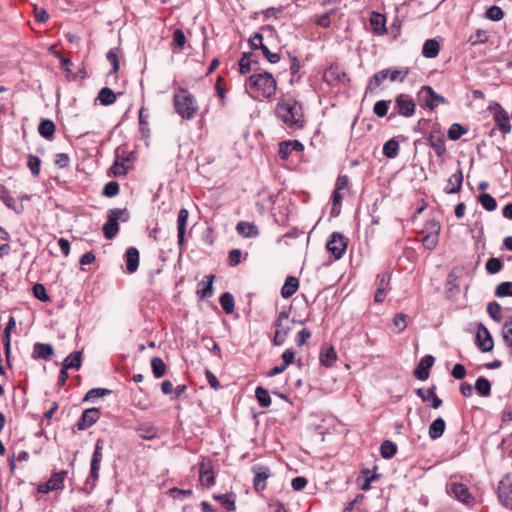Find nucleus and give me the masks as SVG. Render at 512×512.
<instances>
[{"label": "nucleus", "instance_id": "37998d69", "mask_svg": "<svg viewBox=\"0 0 512 512\" xmlns=\"http://www.w3.org/2000/svg\"><path fill=\"white\" fill-rule=\"evenodd\" d=\"M67 476V471H59L53 473L48 482L51 486V488L54 490H59L63 488L64 479Z\"/></svg>", "mask_w": 512, "mask_h": 512}, {"label": "nucleus", "instance_id": "3c124183", "mask_svg": "<svg viewBox=\"0 0 512 512\" xmlns=\"http://www.w3.org/2000/svg\"><path fill=\"white\" fill-rule=\"evenodd\" d=\"M391 100H379L374 104L373 112L378 117L382 118L387 115Z\"/></svg>", "mask_w": 512, "mask_h": 512}, {"label": "nucleus", "instance_id": "9d476101", "mask_svg": "<svg viewBox=\"0 0 512 512\" xmlns=\"http://www.w3.org/2000/svg\"><path fill=\"white\" fill-rule=\"evenodd\" d=\"M419 97L429 110H434L437 106L448 103L445 97L436 93L432 87L427 85L421 87Z\"/></svg>", "mask_w": 512, "mask_h": 512}, {"label": "nucleus", "instance_id": "0eeeda50", "mask_svg": "<svg viewBox=\"0 0 512 512\" xmlns=\"http://www.w3.org/2000/svg\"><path fill=\"white\" fill-rule=\"evenodd\" d=\"M447 493L464 505H470L474 501V496L467 485L461 482L450 480L446 485Z\"/></svg>", "mask_w": 512, "mask_h": 512}, {"label": "nucleus", "instance_id": "dca6fc26", "mask_svg": "<svg viewBox=\"0 0 512 512\" xmlns=\"http://www.w3.org/2000/svg\"><path fill=\"white\" fill-rule=\"evenodd\" d=\"M0 200L7 208L13 210L16 214L23 213V204L17 203L16 199L12 196L8 188L2 184H0Z\"/></svg>", "mask_w": 512, "mask_h": 512}, {"label": "nucleus", "instance_id": "f03ea898", "mask_svg": "<svg viewBox=\"0 0 512 512\" xmlns=\"http://www.w3.org/2000/svg\"><path fill=\"white\" fill-rule=\"evenodd\" d=\"M245 88L253 99H270L276 93L277 82L271 73L265 71L250 75Z\"/></svg>", "mask_w": 512, "mask_h": 512}, {"label": "nucleus", "instance_id": "1a4fd4ad", "mask_svg": "<svg viewBox=\"0 0 512 512\" xmlns=\"http://www.w3.org/2000/svg\"><path fill=\"white\" fill-rule=\"evenodd\" d=\"M489 110L493 112V120L498 129L503 134L510 133L511 124L508 112L498 102L490 105Z\"/></svg>", "mask_w": 512, "mask_h": 512}, {"label": "nucleus", "instance_id": "f704fd0d", "mask_svg": "<svg viewBox=\"0 0 512 512\" xmlns=\"http://www.w3.org/2000/svg\"><path fill=\"white\" fill-rule=\"evenodd\" d=\"M320 363L325 367H332L337 360L336 351L332 346L323 349L319 356Z\"/></svg>", "mask_w": 512, "mask_h": 512}, {"label": "nucleus", "instance_id": "09e8293b", "mask_svg": "<svg viewBox=\"0 0 512 512\" xmlns=\"http://www.w3.org/2000/svg\"><path fill=\"white\" fill-rule=\"evenodd\" d=\"M488 42V35L485 30L478 29L474 34H472L468 38V43L471 46H476L478 44H485Z\"/></svg>", "mask_w": 512, "mask_h": 512}, {"label": "nucleus", "instance_id": "bb28decb", "mask_svg": "<svg viewBox=\"0 0 512 512\" xmlns=\"http://www.w3.org/2000/svg\"><path fill=\"white\" fill-rule=\"evenodd\" d=\"M54 354L52 345L46 343H35L33 346L32 357L34 359L50 360Z\"/></svg>", "mask_w": 512, "mask_h": 512}, {"label": "nucleus", "instance_id": "a878e982", "mask_svg": "<svg viewBox=\"0 0 512 512\" xmlns=\"http://www.w3.org/2000/svg\"><path fill=\"white\" fill-rule=\"evenodd\" d=\"M435 389L436 387L432 386L425 392L422 388H419L416 390V394L423 402L431 400V406L434 409H438L442 405V400L436 395Z\"/></svg>", "mask_w": 512, "mask_h": 512}, {"label": "nucleus", "instance_id": "412c9836", "mask_svg": "<svg viewBox=\"0 0 512 512\" xmlns=\"http://www.w3.org/2000/svg\"><path fill=\"white\" fill-rule=\"evenodd\" d=\"M304 146L298 140L283 141L279 145V156L281 159L286 160L291 155L292 151H302Z\"/></svg>", "mask_w": 512, "mask_h": 512}, {"label": "nucleus", "instance_id": "58836bf2", "mask_svg": "<svg viewBox=\"0 0 512 512\" xmlns=\"http://www.w3.org/2000/svg\"><path fill=\"white\" fill-rule=\"evenodd\" d=\"M383 154L389 159L396 158L399 154V142L392 138L383 145Z\"/></svg>", "mask_w": 512, "mask_h": 512}, {"label": "nucleus", "instance_id": "f8f14e48", "mask_svg": "<svg viewBox=\"0 0 512 512\" xmlns=\"http://www.w3.org/2000/svg\"><path fill=\"white\" fill-rule=\"evenodd\" d=\"M326 248L333 254L336 260H339L346 251L347 240L341 233L333 232L330 239L327 241Z\"/></svg>", "mask_w": 512, "mask_h": 512}, {"label": "nucleus", "instance_id": "e433bc0d", "mask_svg": "<svg viewBox=\"0 0 512 512\" xmlns=\"http://www.w3.org/2000/svg\"><path fill=\"white\" fill-rule=\"evenodd\" d=\"M97 99L102 105L109 106L115 103L117 95L112 89L104 87L99 91Z\"/></svg>", "mask_w": 512, "mask_h": 512}, {"label": "nucleus", "instance_id": "a19ab883", "mask_svg": "<svg viewBox=\"0 0 512 512\" xmlns=\"http://www.w3.org/2000/svg\"><path fill=\"white\" fill-rule=\"evenodd\" d=\"M475 389L480 396L488 397L491 394V383L481 376L476 380Z\"/></svg>", "mask_w": 512, "mask_h": 512}, {"label": "nucleus", "instance_id": "864d4df0", "mask_svg": "<svg viewBox=\"0 0 512 512\" xmlns=\"http://www.w3.org/2000/svg\"><path fill=\"white\" fill-rule=\"evenodd\" d=\"M431 148L434 150L438 157H441L446 152L445 141L442 138H431L429 140Z\"/></svg>", "mask_w": 512, "mask_h": 512}, {"label": "nucleus", "instance_id": "7c9ffc66", "mask_svg": "<svg viewBox=\"0 0 512 512\" xmlns=\"http://www.w3.org/2000/svg\"><path fill=\"white\" fill-rule=\"evenodd\" d=\"M440 51V45L437 40L435 39H428L424 42L423 48H422V55L425 58H435L438 56Z\"/></svg>", "mask_w": 512, "mask_h": 512}, {"label": "nucleus", "instance_id": "e2e57ef3", "mask_svg": "<svg viewBox=\"0 0 512 512\" xmlns=\"http://www.w3.org/2000/svg\"><path fill=\"white\" fill-rule=\"evenodd\" d=\"M110 393H111V391L109 389L93 388L86 393V395L84 397V401H89V400H92L97 397H102V396L108 395Z\"/></svg>", "mask_w": 512, "mask_h": 512}, {"label": "nucleus", "instance_id": "ddd939ff", "mask_svg": "<svg viewBox=\"0 0 512 512\" xmlns=\"http://www.w3.org/2000/svg\"><path fill=\"white\" fill-rule=\"evenodd\" d=\"M199 480L203 486L212 487L215 484V475L212 461L203 458L199 464Z\"/></svg>", "mask_w": 512, "mask_h": 512}, {"label": "nucleus", "instance_id": "c85d7f7f", "mask_svg": "<svg viewBox=\"0 0 512 512\" xmlns=\"http://www.w3.org/2000/svg\"><path fill=\"white\" fill-rule=\"evenodd\" d=\"M299 288V280L294 276H288L281 288V296L285 299L292 297Z\"/></svg>", "mask_w": 512, "mask_h": 512}, {"label": "nucleus", "instance_id": "9b49d317", "mask_svg": "<svg viewBox=\"0 0 512 512\" xmlns=\"http://www.w3.org/2000/svg\"><path fill=\"white\" fill-rule=\"evenodd\" d=\"M475 345L483 353L493 350L494 341L492 335L483 323H477Z\"/></svg>", "mask_w": 512, "mask_h": 512}, {"label": "nucleus", "instance_id": "bf43d9fd", "mask_svg": "<svg viewBox=\"0 0 512 512\" xmlns=\"http://www.w3.org/2000/svg\"><path fill=\"white\" fill-rule=\"evenodd\" d=\"M186 43V37L184 32L181 29H176L173 32V45L175 49L181 51Z\"/></svg>", "mask_w": 512, "mask_h": 512}, {"label": "nucleus", "instance_id": "338daca9", "mask_svg": "<svg viewBox=\"0 0 512 512\" xmlns=\"http://www.w3.org/2000/svg\"><path fill=\"white\" fill-rule=\"evenodd\" d=\"M260 50L262 51L263 56L267 59L268 62L275 64L280 61V55L278 53L271 52L265 44H263Z\"/></svg>", "mask_w": 512, "mask_h": 512}, {"label": "nucleus", "instance_id": "a18cd8bd", "mask_svg": "<svg viewBox=\"0 0 512 512\" xmlns=\"http://www.w3.org/2000/svg\"><path fill=\"white\" fill-rule=\"evenodd\" d=\"M467 132L468 129L465 126L459 123H453L448 129V138L452 141H456Z\"/></svg>", "mask_w": 512, "mask_h": 512}, {"label": "nucleus", "instance_id": "c03bdc74", "mask_svg": "<svg viewBox=\"0 0 512 512\" xmlns=\"http://www.w3.org/2000/svg\"><path fill=\"white\" fill-rule=\"evenodd\" d=\"M255 397L262 408H267L271 405V397L263 387L258 386L255 389Z\"/></svg>", "mask_w": 512, "mask_h": 512}, {"label": "nucleus", "instance_id": "6ab92c4d", "mask_svg": "<svg viewBox=\"0 0 512 512\" xmlns=\"http://www.w3.org/2000/svg\"><path fill=\"white\" fill-rule=\"evenodd\" d=\"M434 357L432 355H426L424 356L419 364L417 365V367L415 368L414 370V376L418 379V380H426L428 379L429 377V369L433 366L434 364Z\"/></svg>", "mask_w": 512, "mask_h": 512}, {"label": "nucleus", "instance_id": "72a5a7b5", "mask_svg": "<svg viewBox=\"0 0 512 512\" xmlns=\"http://www.w3.org/2000/svg\"><path fill=\"white\" fill-rule=\"evenodd\" d=\"M55 129L56 127L54 122L49 119L42 120L38 126L39 134L47 140H52L54 138Z\"/></svg>", "mask_w": 512, "mask_h": 512}, {"label": "nucleus", "instance_id": "4468645a", "mask_svg": "<svg viewBox=\"0 0 512 512\" xmlns=\"http://www.w3.org/2000/svg\"><path fill=\"white\" fill-rule=\"evenodd\" d=\"M255 473L253 478V487L257 492L266 489V480L271 476V470L267 466L256 465L252 467Z\"/></svg>", "mask_w": 512, "mask_h": 512}, {"label": "nucleus", "instance_id": "c756f323", "mask_svg": "<svg viewBox=\"0 0 512 512\" xmlns=\"http://www.w3.org/2000/svg\"><path fill=\"white\" fill-rule=\"evenodd\" d=\"M258 61L251 52H244L239 60V72L247 74L253 69V65H257Z\"/></svg>", "mask_w": 512, "mask_h": 512}, {"label": "nucleus", "instance_id": "79ce46f5", "mask_svg": "<svg viewBox=\"0 0 512 512\" xmlns=\"http://www.w3.org/2000/svg\"><path fill=\"white\" fill-rule=\"evenodd\" d=\"M152 373L155 378H161L166 373V364L160 357H153L151 359Z\"/></svg>", "mask_w": 512, "mask_h": 512}, {"label": "nucleus", "instance_id": "a211bd4d", "mask_svg": "<svg viewBox=\"0 0 512 512\" xmlns=\"http://www.w3.org/2000/svg\"><path fill=\"white\" fill-rule=\"evenodd\" d=\"M462 184L463 172L459 165L457 170L448 178L447 185L444 188V192L446 194L458 193L462 188Z\"/></svg>", "mask_w": 512, "mask_h": 512}, {"label": "nucleus", "instance_id": "49530a36", "mask_svg": "<svg viewBox=\"0 0 512 512\" xmlns=\"http://www.w3.org/2000/svg\"><path fill=\"white\" fill-rule=\"evenodd\" d=\"M397 452V445L392 441L385 440L382 442L380 447L381 456L384 459L392 458Z\"/></svg>", "mask_w": 512, "mask_h": 512}, {"label": "nucleus", "instance_id": "69168bd1", "mask_svg": "<svg viewBox=\"0 0 512 512\" xmlns=\"http://www.w3.org/2000/svg\"><path fill=\"white\" fill-rule=\"evenodd\" d=\"M406 318H407V315H405L403 313H398L394 316L393 324L397 330V333L402 332L406 328V326H407Z\"/></svg>", "mask_w": 512, "mask_h": 512}, {"label": "nucleus", "instance_id": "603ef678", "mask_svg": "<svg viewBox=\"0 0 512 512\" xmlns=\"http://www.w3.org/2000/svg\"><path fill=\"white\" fill-rule=\"evenodd\" d=\"M40 165H41V159L38 156H35L33 154H30L28 156L27 166L30 169L31 174L34 177L39 176V174H40Z\"/></svg>", "mask_w": 512, "mask_h": 512}, {"label": "nucleus", "instance_id": "7ed1b4c3", "mask_svg": "<svg viewBox=\"0 0 512 512\" xmlns=\"http://www.w3.org/2000/svg\"><path fill=\"white\" fill-rule=\"evenodd\" d=\"M173 105L176 113L183 120H191L198 111V104L193 94L185 88H178L173 95Z\"/></svg>", "mask_w": 512, "mask_h": 512}, {"label": "nucleus", "instance_id": "052dcab7", "mask_svg": "<svg viewBox=\"0 0 512 512\" xmlns=\"http://www.w3.org/2000/svg\"><path fill=\"white\" fill-rule=\"evenodd\" d=\"M33 295L40 301L47 302L50 300L49 295L47 294L46 288L43 284L37 283L32 288Z\"/></svg>", "mask_w": 512, "mask_h": 512}, {"label": "nucleus", "instance_id": "4d7b16f0", "mask_svg": "<svg viewBox=\"0 0 512 512\" xmlns=\"http://www.w3.org/2000/svg\"><path fill=\"white\" fill-rule=\"evenodd\" d=\"M120 190L119 184L116 181H110L105 184L102 194L108 198L115 197L118 195Z\"/></svg>", "mask_w": 512, "mask_h": 512}, {"label": "nucleus", "instance_id": "774afa93", "mask_svg": "<svg viewBox=\"0 0 512 512\" xmlns=\"http://www.w3.org/2000/svg\"><path fill=\"white\" fill-rule=\"evenodd\" d=\"M390 273L389 272H382L378 274L377 276V289L385 290L387 289L389 283H390Z\"/></svg>", "mask_w": 512, "mask_h": 512}, {"label": "nucleus", "instance_id": "39448f33", "mask_svg": "<svg viewBox=\"0 0 512 512\" xmlns=\"http://www.w3.org/2000/svg\"><path fill=\"white\" fill-rule=\"evenodd\" d=\"M103 444L102 440H97L95 443L94 451L91 458L90 473L85 482V490L90 493L96 486L99 479L100 465L103 459L102 455Z\"/></svg>", "mask_w": 512, "mask_h": 512}, {"label": "nucleus", "instance_id": "20e7f679", "mask_svg": "<svg viewBox=\"0 0 512 512\" xmlns=\"http://www.w3.org/2000/svg\"><path fill=\"white\" fill-rule=\"evenodd\" d=\"M130 219V213L126 208H113L107 212V221L103 225V234L106 239H113L118 231V221L127 222Z\"/></svg>", "mask_w": 512, "mask_h": 512}, {"label": "nucleus", "instance_id": "aec40b11", "mask_svg": "<svg viewBox=\"0 0 512 512\" xmlns=\"http://www.w3.org/2000/svg\"><path fill=\"white\" fill-rule=\"evenodd\" d=\"M323 78L329 85H335L346 78V73L337 64H332L325 70Z\"/></svg>", "mask_w": 512, "mask_h": 512}, {"label": "nucleus", "instance_id": "0e129e2a", "mask_svg": "<svg viewBox=\"0 0 512 512\" xmlns=\"http://www.w3.org/2000/svg\"><path fill=\"white\" fill-rule=\"evenodd\" d=\"M168 494L174 499H182L184 497L191 496L193 491L191 489H179L177 487H173L168 490Z\"/></svg>", "mask_w": 512, "mask_h": 512}, {"label": "nucleus", "instance_id": "b1692460", "mask_svg": "<svg viewBox=\"0 0 512 512\" xmlns=\"http://www.w3.org/2000/svg\"><path fill=\"white\" fill-rule=\"evenodd\" d=\"M370 26L375 34L384 35L387 32L386 17L379 12H373L370 17Z\"/></svg>", "mask_w": 512, "mask_h": 512}, {"label": "nucleus", "instance_id": "423d86ee", "mask_svg": "<svg viewBox=\"0 0 512 512\" xmlns=\"http://www.w3.org/2000/svg\"><path fill=\"white\" fill-rule=\"evenodd\" d=\"M415 109L416 105L413 98L408 94L401 93L396 96L393 112H391L388 118L392 119L396 115L409 118L414 115Z\"/></svg>", "mask_w": 512, "mask_h": 512}, {"label": "nucleus", "instance_id": "cd10ccee", "mask_svg": "<svg viewBox=\"0 0 512 512\" xmlns=\"http://www.w3.org/2000/svg\"><path fill=\"white\" fill-rule=\"evenodd\" d=\"M126 269L129 273L137 271L139 266V251L135 247H129L125 253Z\"/></svg>", "mask_w": 512, "mask_h": 512}, {"label": "nucleus", "instance_id": "5701e85b", "mask_svg": "<svg viewBox=\"0 0 512 512\" xmlns=\"http://www.w3.org/2000/svg\"><path fill=\"white\" fill-rule=\"evenodd\" d=\"M215 275H206L198 284L197 295L200 299H205L213 294V282Z\"/></svg>", "mask_w": 512, "mask_h": 512}, {"label": "nucleus", "instance_id": "f257e3e1", "mask_svg": "<svg viewBox=\"0 0 512 512\" xmlns=\"http://www.w3.org/2000/svg\"><path fill=\"white\" fill-rule=\"evenodd\" d=\"M275 114L290 129H302L305 124L303 107L291 96L281 98L275 107Z\"/></svg>", "mask_w": 512, "mask_h": 512}, {"label": "nucleus", "instance_id": "f3484780", "mask_svg": "<svg viewBox=\"0 0 512 512\" xmlns=\"http://www.w3.org/2000/svg\"><path fill=\"white\" fill-rule=\"evenodd\" d=\"M498 499L500 503L509 510H512V482L507 483L504 479L498 484Z\"/></svg>", "mask_w": 512, "mask_h": 512}, {"label": "nucleus", "instance_id": "2f4dec72", "mask_svg": "<svg viewBox=\"0 0 512 512\" xmlns=\"http://www.w3.org/2000/svg\"><path fill=\"white\" fill-rule=\"evenodd\" d=\"M82 351H74L70 353L62 362V367L69 370V369H76L78 370L81 367L82 363Z\"/></svg>", "mask_w": 512, "mask_h": 512}, {"label": "nucleus", "instance_id": "2eb2a0df", "mask_svg": "<svg viewBox=\"0 0 512 512\" xmlns=\"http://www.w3.org/2000/svg\"><path fill=\"white\" fill-rule=\"evenodd\" d=\"M100 417V411L98 408L85 409L76 423L78 430L83 431L95 424Z\"/></svg>", "mask_w": 512, "mask_h": 512}, {"label": "nucleus", "instance_id": "393cba45", "mask_svg": "<svg viewBox=\"0 0 512 512\" xmlns=\"http://www.w3.org/2000/svg\"><path fill=\"white\" fill-rule=\"evenodd\" d=\"M237 233L244 238H255L259 235V229L254 223L240 221L236 225Z\"/></svg>", "mask_w": 512, "mask_h": 512}, {"label": "nucleus", "instance_id": "5fc2aeb1", "mask_svg": "<svg viewBox=\"0 0 512 512\" xmlns=\"http://www.w3.org/2000/svg\"><path fill=\"white\" fill-rule=\"evenodd\" d=\"M485 266H486V270L489 274H496L502 269L503 263H502L501 259L491 257L487 260Z\"/></svg>", "mask_w": 512, "mask_h": 512}, {"label": "nucleus", "instance_id": "6e6d98bb", "mask_svg": "<svg viewBox=\"0 0 512 512\" xmlns=\"http://www.w3.org/2000/svg\"><path fill=\"white\" fill-rule=\"evenodd\" d=\"M106 58L112 66L108 75L116 74L119 70V60L116 51L114 49H110L106 54Z\"/></svg>", "mask_w": 512, "mask_h": 512}, {"label": "nucleus", "instance_id": "4be33fe9", "mask_svg": "<svg viewBox=\"0 0 512 512\" xmlns=\"http://www.w3.org/2000/svg\"><path fill=\"white\" fill-rule=\"evenodd\" d=\"M188 210L186 208H181L178 212L177 217V239L178 245L181 247L184 244V236L186 232V226L188 221Z\"/></svg>", "mask_w": 512, "mask_h": 512}, {"label": "nucleus", "instance_id": "680f3d73", "mask_svg": "<svg viewBox=\"0 0 512 512\" xmlns=\"http://www.w3.org/2000/svg\"><path fill=\"white\" fill-rule=\"evenodd\" d=\"M486 17L492 21H500L504 17V12L499 6H491L486 11Z\"/></svg>", "mask_w": 512, "mask_h": 512}, {"label": "nucleus", "instance_id": "8fccbe9b", "mask_svg": "<svg viewBox=\"0 0 512 512\" xmlns=\"http://www.w3.org/2000/svg\"><path fill=\"white\" fill-rule=\"evenodd\" d=\"M487 313L496 322H500L502 320V307L497 302L488 303Z\"/></svg>", "mask_w": 512, "mask_h": 512}, {"label": "nucleus", "instance_id": "473e14b6", "mask_svg": "<svg viewBox=\"0 0 512 512\" xmlns=\"http://www.w3.org/2000/svg\"><path fill=\"white\" fill-rule=\"evenodd\" d=\"M445 426L446 425H445V421L443 418H441V417L436 418L431 423V425L429 427L428 434H429L430 439L436 440V439L440 438L444 434Z\"/></svg>", "mask_w": 512, "mask_h": 512}, {"label": "nucleus", "instance_id": "de8ad7c7", "mask_svg": "<svg viewBox=\"0 0 512 512\" xmlns=\"http://www.w3.org/2000/svg\"><path fill=\"white\" fill-rule=\"evenodd\" d=\"M478 201L487 211H494L497 208V202L494 197L488 193H482L478 196Z\"/></svg>", "mask_w": 512, "mask_h": 512}, {"label": "nucleus", "instance_id": "13d9d810", "mask_svg": "<svg viewBox=\"0 0 512 512\" xmlns=\"http://www.w3.org/2000/svg\"><path fill=\"white\" fill-rule=\"evenodd\" d=\"M495 295L497 297L512 296V282H502L497 285L495 289Z\"/></svg>", "mask_w": 512, "mask_h": 512}, {"label": "nucleus", "instance_id": "6e6552de", "mask_svg": "<svg viewBox=\"0 0 512 512\" xmlns=\"http://www.w3.org/2000/svg\"><path fill=\"white\" fill-rule=\"evenodd\" d=\"M422 233H425V235L421 239L423 246L428 250H433L437 246L439 241V222L436 220L427 221Z\"/></svg>", "mask_w": 512, "mask_h": 512}, {"label": "nucleus", "instance_id": "ea45409f", "mask_svg": "<svg viewBox=\"0 0 512 512\" xmlns=\"http://www.w3.org/2000/svg\"><path fill=\"white\" fill-rule=\"evenodd\" d=\"M220 305L226 314L234 312L235 301L231 293L225 292L219 298Z\"/></svg>", "mask_w": 512, "mask_h": 512}, {"label": "nucleus", "instance_id": "c9c22d12", "mask_svg": "<svg viewBox=\"0 0 512 512\" xmlns=\"http://www.w3.org/2000/svg\"><path fill=\"white\" fill-rule=\"evenodd\" d=\"M289 319V312L285 309H283L277 316L275 320V330L278 332H283V329L285 331V334H289L291 327L288 324Z\"/></svg>", "mask_w": 512, "mask_h": 512}, {"label": "nucleus", "instance_id": "4c0bfd02", "mask_svg": "<svg viewBox=\"0 0 512 512\" xmlns=\"http://www.w3.org/2000/svg\"><path fill=\"white\" fill-rule=\"evenodd\" d=\"M213 498L221 503V505L227 511H235V495L233 493H227L222 495H214Z\"/></svg>", "mask_w": 512, "mask_h": 512}]
</instances>
